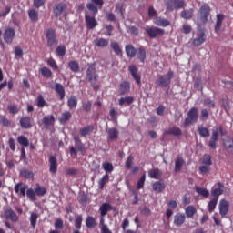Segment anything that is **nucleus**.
I'll return each mask as SVG.
<instances>
[{"instance_id": "nucleus-39", "label": "nucleus", "mask_w": 233, "mask_h": 233, "mask_svg": "<svg viewBox=\"0 0 233 233\" xmlns=\"http://www.w3.org/2000/svg\"><path fill=\"white\" fill-rule=\"evenodd\" d=\"M28 16L33 23H37V21H39V13H37L35 9H30L28 11Z\"/></svg>"}, {"instance_id": "nucleus-42", "label": "nucleus", "mask_w": 233, "mask_h": 233, "mask_svg": "<svg viewBox=\"0 0 233 233\" xmlns=\"http://www.w3.org/2000/svg\"><path fill=\"white\" fill-rule=\"evenodd\" d=\"M37 219H39V214L33 212L30 215L29 221L32 228H35L37 225Z\"/></svg>"}, {"instance_id": "nucleus-35", "label": "nucleus", "mask_w": 233, "mask_h": 233, "mask_svg": "<svg viewBox=\"0 0 233 233\" xmlns=\"http://www.w3.org/2000/svg\"><path fill=\"white\" fill-rule=\"evenodd\" d=\"M110 46L112 50H114L115 54H116V56H118L119 57H123V50L121 49L117 42H111Z\"/></svg>"}, {"instance_id": "nucleus-26", "label": "nucleus", "mask_w": 233, "mask_h": 233, "mask_svg": "<svg viewBox=\"0 0 233 233\" xmlns=\"http://www.w3.org/2000/svg\"><path fill=\"white\" fill-rule=\"evenodd\" d=\"M107 136L110 141H116V139L119 137V131L117 130V127L109 128L107 130Z\"/></svg>"}, {"instance_id": "nucleus-32", "label": "nucleus", "mask_w": 233, "mask_h": 233, "mask_svg": "<svg viewBox=\"0 0 233 233\" xmlns=\"http://www.w3.org/2000/svg\"><path fill=\"white\" fill-rule=\"evenodd\" d=\"M100 214L102 217H105L106 214H108V212H110V210H112V205H110V203H103L100 206Z\"/></svg>"}, {"instance_id": "nucleus-52", "label": "nucleus", "mask_w": 233, "mask_h": 233, "mask_svg": "<svg viewBox=\"0 0 233 233\" xmlns=\"http://www.w3.org/2000/svg\"><path fill=\"white\" fill-rule=\"evenodd\" d=\"M81 225H83V216L77 215L75 218V228L78 231L81 230Z\"/></svg>"}, {"instance_id": "nucleus-45", "label": "nucleus", "mask_w": 233, "mask_h": 233, "mask_svg": "<svg viewBox=\"0 0 233 233\" xmlns=\"http://www.w3.org/2000/svg\"><path fill=\"white\" fill-rule=\"evenodd\" d=\"M187 218H194V215L198 212L196 207L194 206H187L185 209Z\"/></svg>"}, {"instance_id": "nucleus-48", "label": "nucleus", "mask_w": 233, "mask_h": 233, "mask_svg": "<svg viewBox=\"0 0 233 233\" xmlns=\"http://www.w3.org/2000/svg\"><path fill=\"white\" fill-rule=\"evenodd\" d=\"M20 176H22L25 179H33L34 172H32V171L28 170V169H22L20 171Z\"/></svg>"}, {"instance_id": "nucleus-18", "label": "nucleus", "mask_w": 233, "mask_h": 233, "mask_svg": "<svg viewBox=\"0 0 233 233\" xmlns=\"http://www.w3.org/2000/svg\"><path fill=\"white\" fill-rule=\"evenodd\" d=\"M4 217L5 219H10V221H13V223H15L19 220V217H17V214L15 213V211L12 209H6L4 212Z\"/></svg>"}, {"instance_id": "nucleus-38", "label": "nucleus", "mask_w": 233, "mask_h": 233, "mask_svg": "<svg viewBox=\"0 0 233 233\" xmlns=\"http://www.w3.org/2000/svg\"><path fill=\"white\" fill-rule=\"evenodd\" d=\"M182 19H191L194 16V9H186L180 13Z\"/></svg>"}, {"instance_id": "nucleus-3", "label": "nucleus", "mask_w": 233, "mask_h": 233, "mask_svg": "<svg viewBox=\"0 0 233 233\" xmlns=\"http://www.w3.org/2000/svg\"><path fill=\"white\" fill-rule=\"evenodd\" d=\"M199 111L198 107H191L187 112V116L184 120L183 127H190V125H194V123H198Z\"/></svg>"}, {"instance_id": "nucleus-36", "label": "nucleus", "mask_w": 233, "mask_h": 233, "mask_svg": "<svg viewBox=\"0 0 233 233\" xmlns=\"http://www.w3.org/2000/svg\"><path fill=\"white\" fill-rule=\"evenodd\" d=\"M166 187L167 186H165V183L161 181H157L153 183V190L155 192L161 193L163 190H165Z\"/></svg>"}, {"instance_id": "nucleus-59", "label": "nucleus", "mask_w": 233, "mask_h": 233, "mask_svg": "<svg viewBox=\"0 0 233 233\" xmlns=\"http://www.w3.org/2000/svg\"><path fill=\"white\" fill-rule=\"evenodd\" d=\"M56 54L59 57H63L66 54V47L65 46H58L56 47Z\"/></svg>"}, {"instance_id": "nucleus-60", "label": "nucleus", "mask_w": 233, "mask_h": 233, "mask_svg": "<svg viewBox=\"0 0 233 233\" xmlns=\"http://www.w3.org/2000/svg\"><path fill=\"white\" fill-rule=\"evenodd\" d=\"M132 165H134V157H132V155H129L126 160L125 167L126 168L130 170V168H132Z\"/></svg>"}, {"instance_id": "nucleus-2", "label": "nucleus", "mask_w": 233, "mask_h": 233, "mask_svg": "<svg viewBox=\"0 0 233 233\" xmlns=\"http://www.w3.org/2000/svg\"><path fill=\"white\" fill-rule=\"evenodd\" d=\"M210 15V6L208 4H204L198 10V25H207L208 23V17Z\"/></svg>"}, {"instance_id": "nucleus-16", "label": "nucleus", "mask_w": 233, "mask_h": 233, "mask_svg": "<svg viewBox=\"0 0 233 233\" xmlns=\"http://www.w3.org/2000/svg\"><path fill=\"white\" fill-rule=\"evenodd\" d=\"M164 136H176L177 137H179V136H183V131L177 126H173L164 131Z\"/></svg>"}, {"instance_id": "nucleus-53", "label": "nucleus", "mask_w": 233, "mask_h": 233, "mask_svg": "<svg viewBox=\"0 0 233 233\" xmlns=\"http://www.w3.org/2000/svg\"><path fill=\"white\" fill-rule=\"evenodd\" d=\"M147 179V175H142L139 180L137 183V190H141V188L145 187V181Z\"/></svg>"}, {"instance_id": "nucleus-20", "label": "nucleus", "mask_w": 233, "mask_h": 233, "mask_svg": "<svg viewBox=\"0 0 233 233\" xmlns=\"http://www.w3.org/2000/svg\"><path fill=\"white\" fill-rule=\"evenodd\" d=\"M20 127L22 128L29 129L32 128V118L30 116H23L20 118Z\"/></svg>"}, {"instance_id": "nucleus-56", "label": "nucleus", "mask_w": 233, "mask_h": 233, "mask_svg": "<svg viewBox=\"0 0 233 233\" xmlns=\"http://www.w3.org/2000/svg\"><path fill=\"white\" fill-rule=\"evenodd\" d=\"M218 205V198H213L208 203V212H214Z\"/></svg>"}, {"instance_id": "nucleus-25", "label": "nucleus", "mask_w": 233, "mask_h": 233, "mask_svg": "<svg viewBox=\"0 0 233 233\" xmlns=\"http://www.w3.org/2000/svg\"><path fill=\"white\" fill-rule=\"evenodd\" d=\"M130 92V83L127 81H124L119 86V95L125 96Z\"/></svg>"}, {"instance_id": "nucleus-7", "label": "nucleus", "mask_w": 233, "mask_h": 233, "mask_svg": "<svg viewBox=\"0 0 233 233\" xmlns=\"http://www.w3.org/2000/svg\"><path fill=\"white\" fill-rule=\"evenodd\" d=\"M105 1L103 0H91V3L86 4V8L93 12V15H97V13L103 8Z\"/></svg>"}, {"instance_id": "nucleus-12", "label": "nucleus", "mask_w": 233, "mask_h": 233, "mask_svg": "<svg viewBox=\"0 0 233 233\" xmlns=\"http://www.w3.org/2000/svg\"><path fill=\"white\" fill-rule=\"evenodd\" d=\"M14 190L18 196L26 198V190H28V185H23V182H19L15 185Z\"/></svg>"}, {"instance_id": "nucleus-46", "label": "nucleus", "mask_w": 233, "mask_h": 233, "mask_svg": "<svg viewBox=\"0 0 233 233\" xmlns=\"http://www.w3.org/2000/svg\"><path fill=\"white\" fill-rule=\"evenodd\" d=\"M17 141L19 145H22V147L26 148L30 145V141H28V138L25 136H19L17 137Z\"/></svg>"}, {"instance_id": "nucleus-23", "label": "nucleus", "mask_w": 233, "mask_h": 233, "mask_svg": "<svg viewBox=\"0 0 233 233\" xmlns=\"http://www.w3.org/2000/svg\"><path fill=\"white\" fill-rule=\"evenodd\" d=\"M187 219V217H185V214L183 213H177L174 216V225L176 227H181L183 223H185V220Z\"/></svg>"}, {"instance_id": "nucleus-43", "label": "nucleus", "mask_w": 233, "mask_h": 233, "mask_svg": "<svg viewBox=\"0 0 233 233\" xmlns=\"http://www.w3.org/2000/svg\"><path fill=\"white\" fill-rule=\"evenodd\" d=\"M68 67L70 68L71 72L77 74L79 72V63L76 60H71L68 62Z\"/></svg>"}, {"instance_id": "nucleus-29", "label": "nucleus", "mask_w": 233, "mask_h": 233, "mask_svg": "<svg viewBox=\"0 0 233 233\" xmlns=\"http://www.w3.org/2000/svg\"><path fill=\"white\" fill-rule=\"evenodd\" d=\"M71 118L72 113H70V111H66L61 115L58 120L61 125H66Z\"/></svg>"}, {"instance_id": "nucleus-63", "label": "nucleus", "mask_w": 233, "mask_h": 233, "mask_svg": "<svg viewBox=\"0 0 233 233\" xmlns=\"http://www.w3.org/2000/svg\"><path fill=\"white\" fill-rule=\"evenodd\" d=\"M202 163L203 165L210 167L212 165V157H210V155H204Z\"/></svg>"}, {"instance_id": "nucleus-51", "label": "nucleus", "mask_w": 233, "mask_h": 233, "mask_svg": "<svg viewBox=\"0 0 233 233\" xmlns=\"http://www.w3.org/2000/svg\"><path fill=\"white\" fill-rule=\"evenodd\" d=\"M132 105L134 103V97L127 96V97H122L119 99V105L120 106H123V105Z\"/></svg>"}, {"instance_id": "nucleus-19", "label": "nucleus", "mask_w": 233, "mask_h": 233, "mask_svg": "<svg viewBox=\"0 0 233 233\" xmlns=\"http://www.w3.org/2000/svg\"><path fill=\"white\" fill-rule=\"evenodd\" d=\"M54 90L56 94H57V96H59L60 101H63L66 96L65 87L61 84L56 83L54 86Z\"/></svg>"}, {"instance_id": "nucleus-27", "label": "nucleus", "mask_w": 233, "mask_h": 233, "mask_svg": "<svg viewBox=\"0 0 233 233\" xmlns=\"http://www.w3.org/2000/svg\"><path fill=\"white\" fill-rule=\"evenodd\" d=\"M125 50L127 57H130L131 59L136 57V54H137V49L132 45H127Z\"/></svg>"}, {"instance_id": "nucleus-58", "label": "nucleus", "mask_w": 233, "mask_h": 233, "mask_svg": "<svg viewBox=\"0 0 233 233\" xmlns=\"http://www.w3.org/2000/svg\"><path fill=\"white\" fill-rule=\"evenodd\" d=\"M102 168H104L105 172H113L114 171V166L110 162L103 163Z\"/></svg>"}, {"instance_id": "nucleus-28", "label": "nucleus", "mask_w": 233, "mask_h": 233, "mask_svg": "<svg viewBox=\"0 0 233 233\" xmlns=\"http://www.w3.org/2000/svg\"><path fill=\"white\" fill-rule=\"evenodd\" d=\"M183 165H185V159H183V157L177 156L175 159V172H181Z\"/></svg>"}, {"instance_id": "nucleus-21", "label": "nucleus", "mask_w": 233, "mask_h": 233, "mask_svg": "<svg viewBox=\"0 0 233 233\" xmlns=\"http://www.w3.org/2000/svg\"><path fill=\"white\" fill-rule=\"evenodd\" d=\"M49 172H51V174L57 173V158L54 156L49 157Z\"/></svg>"}, {"instance_id": "nucleus-13", "label": "nucleus", "mask_w": 233, "mask_h": 233, "mask_svg": "<svg viewBox=\"0 0 233 233\" xmlns=\"http://www.w3.org/2000/svg\"><path fill=\"white\" fill-rule=\"evenodd\" d=\"M42 124L46 129L50 128V127H54V125H56V116H54V115L45 116L42 118Z\"/></svg>"}, {"instance_id": "nucleus-31", "label": "nucleus", "mask_w": 233, "mask_h": 233, "mask_svg": "<svg viewBox=\"0 0 233 233\" xmlns=\"http://www.w3.org/2000/svg\"><path fill=\"white\" fill-rule=\"evenodd\" d=\"M205 41H207V36L205 35V32H201L199 36L193 40V45L195 46H201Z\"/></svg>"}, {"instance_id": "nucleus-64", "label": "nucleus", "mask_w": 233, "mask_h": 233, "mask_svg": "<svg viewBox=\"0 0 233 233\" xmlns=\"http://www.w3.org/2000/svg\"><path fill=\"white\" fill-rule=\"evenodd\" d=\"M35 194L36 196H45V194H46V187H43L37 185V187L35 188Z\"/></svg>"}, {"instance_id": "nucleus-24", "label": "nucleus", "mask_w": 233, "mask_h": 233, "mask_svg": "<svg viewBox=\"0 0 233 233\" xmlns=\"http://www.w3.org/2000/svg\"><path fill=\"white\" fill-rule=\"evenodd\" d=\"M218 187H219L211 190V196H213L214 199H218L219 197L223 194V189L221 188H224L225 185H223L221 182H218Z\"/></svg>"}, {"instance_id": "nucleus-57", "label": "nucleus", "mask_w": 233, "mask_h": 233, "mask_svg": "<svg viewBox=\"0 0 233 233\" xmlns=\"http://www.w3.org/2000/svg\"><path fill=\"white\" fill-rule=\"evenodd\" d=\"M159 175V168H154L148 172V177H151V179H157Z\"/></svg>"}, {"instance_id": "nucleus-61", "label": "nucleus", "mask_w": 233, "mask_h": 233, "mask_svg": "<svg viewBox=\"0 0 233 233\" xmlns=\"http://www.w3.org/2000/svg\"><path fill=\"white\" fill-rule=\"evenodd\" d=\"M35 191H34V189L32 188H28L26 190L25 196H27V198H29V199L31 201H35Z\"/></svg>"}, {"instance_id": "nucleus-62", "label": "nucleus", "mask_w": 233, "mask_h": 233, "mask_svg": "<svg viewBox=\"0 0 233 233\" xmlns=\"http://www.w3.org/2000/svg\"><path fill=\"white\" fill-rule=\"evenodd\" d=\"M204 106H207L208 108H215L216 103L214 102V100H211L210 98H206L204 100Z\"/></svg>"}, {"instance_id": "nucleus-22", "label": "nucleus", "mask_w": 233, "mask_h": 233, "mask_svg": "<svg viewBox=\"0 0 233 233\" xmlns=\"http://www.w3.org/2000/svg\"><path fill=\"white\" fill-rule=\"evenodd\" d=\"M137 58L141 62L145 63V60L147 59V49L143 46H139L137 49Z\"/></svg>"}, {"instance_id": "nucleus-17", "label": "nucleus", "mask_w": 233, "mask_h": 233, "mask_svg": "<svg viewBox=\"0 0 233 233\" xmlns=\"http://www.w3.org/2000/svg\"><path fill=\"white\" fill-rule=\"evenodd\" d=\"M86 25L88 30H94L96 26H97V20H96V16H90L88 15H85Z\"/></svg>"}, {"instance_id": "nucleus-47", "label": "nucleus", "mask_w": 233, "mask_h": 233, "mask_svg": "<svg viewBox=\"0 0 233 233\" xmlns=\"http://www.w3.org/2000/svg\"><path fill=\"white\" fill-rule=\"evenodd\" d=\"M39 72L41 73L43 77H46V79H50V77H52V70H50L46 66L40 68Z\"/></svg>"}, {"instance_id": "nucleus-15", "label": "nucleus", "mask_w": 233, "mask_h": 233, "mask_svg": "<svg viewBox=\"0 0 233 233\" xmlns=\"http://www.w3.org/2000/svg\"><path fill=\"white\" fill-rule=\"evenodd\" d=\"M14 37H15V31L12 28H7L4 33L5 43H7V45H12Z\"/></svg>"}, {"instance_id": "nucleus-50", "label": "nucleus", "mask_w": 233, "mask_h": 233, "mask_svg": "<svg viewBox=\"0 0 233 233\" xmlns=\"http://www.w3.org/2000/svg\"><path fill=\"white\" fill-rule=\"evenodd\" d=\"M109 176L108 174H106L102 177V178L99 180L98 185H99V189L103 190L105 188V185H106V183H108V179H109Z\"/></svg>"}, {"instance_id": "nucleus-9", "label": "nucleus", "mask_w": 233, "mask_h": 233, "mask_svg": "<svg viewBox=\"0 0 233 233\" xmlns=\"http://www.w3.org/2000/svg\"><path fill=\"white\" fill-rule=\"evenodd\" d=\"M146 34H147L150 39H156V37L165 35V29L150 26L146 29Z\"/></svg>"}, {"instance_id": "nucleus-54", "label": "nucleus", "mask_w": 233, "mask_h": 233, "mask_svg": "<svg viewBox=\"0 0 233 233\" xmlns=\"http://www.w3.org/2000/svg\"><path fill=\"white\" fill-rule=\"evenodd\" d=\"M67 106L69 108H76L77 106V96H71L67 100Z\"/></svg>"}, {"instance_id": "nucleus-41", "label": "nucleus", "mask_w": 233, "mask_h": 233, "mask_svg": "<svg viewBox=\"0 0 233 233\" xmlns=\"http://www.w3.org/2000/svg\"><path fill=\"white\" fill-rule=\"evenodd\" d=\"M154 23L157 25V26H170V21L161 17L157 18Z\"/></svg>"}, {"instance_id": "nucleus-5", "label": "nucleus", "mask_w": 233, "mask_h": 233, "mask_svg": "<svg viewBox=\"0 0 233 233\" xmlns=\"http://www.w3.org/2000/svg\"><path fill=\"white\" fill-rule=\"evenodd\" d=\"M46 39L47 41L48 48H52V46H57V45H59V40H57V35L56 34V30L54 28H49L46 30Z\"/></svg>"}, {"instance_id": "nucleus-6", "label": "nucleus", "mask_w": 233, "mask_h": 233, "mask_svg": "<svg viewBox=\"0 0 233 233\" xmlns=\"http://www.w3.org/2000/svg\"><path fill=\"white\" fill-rule=\"evenodd\" d=\"M172 77H174V71L168 70L167 75L160 76L156 81L158 86L167 88L172 83Z\"/></svg>"}, {"instance_id": "nucleus-55", "label": "nucleus", "mask_w": 233, "mask_h": 233, "mask_svg": "<svg viewBox=\"0 0 233 233\" xmlns=\"http://www.w3.org/2000/svg\"><path fill=\"white\" fill-rule=\"evenodd\" d=\"M196 192L200 196H203V198H208V196H210V192L207 188L196 187Z\"/></svg>"}, {"instance_id": "nucleus-34", "label": "nucleus", "mask_w": 233, "mask_h": 233, "mask_svg": "<svg viewBox=\"0 0 233 233\" xmlns=\"http://www.w3.org/2000/svg\"><path fill=\"white\" fill-rule=\"evenodd\" d=\"M73 139L75 141V145L79 152L85 151V144L81 141V138L78 137V135H76L73 137Z\"/></svg>"}, {"instance_id": "nucleus-1", "label": "nucleus", "mask_w": 233, "mask_h": 233, "mask_svg": "<svg viewBox=\"0 0 233 233\" xmlns=\"http://www.w3.org/2000/svg\"><path fill=\"white\" fill-rule=\"evenodd\" d=\"M96 66H97L96 62L88 63L86 76L88 83L91 84L92 88L97 91L99 89V86L96 83H97V79H99V75H97V69H96Z\"/></svg>"}, {"instance_id": "nucleus-37", "label": "nucleus", "mask_w": 233, "mask_h": 233, "mask_svg": "<svg viewBox=\"0 0 233 233\" xmlns=\"http://www.w3.org/2000/svg\"><path fill=\"white\" fill-rule=\"evenodd\" d=\"M198 132L200 137H209L210 130L203 126H198Z\"/></svg>"}, {"instance_id": "nucleus-49", "label": "nucleus", "mask_w": 233, "mask_h": 233, "mask_svg": "<svg viewBox=\"0 0 233 233\" xmlns=\"http://www.w3.org/2000/svg\"><path fill=\"white\" fill-rule=\"evenodd\" d=\"M7 110L9 114H12V116H15L16 114H19V107L15 104H11L7 106Z\"/></svg>"}, {"instance_id": "nucleus-33", "label": "nucleus", "mask_w": 233, "mask_h": 233, "mask_svg": "<svg viewBox=\"0 0 233 233\" xmlns=\"http://www.w3.org/2000/svg\"><path fill=\"white\" fill-rule=\"evenodd\" d=\"M225 20V15L218 14L217 15V23L215 25V32L218 33L221 30V25H223V21Z\"/></svg>"}, {"instance_id": "nucleus-44", "label": "nucleus", "mask_w": 233, "mask_h": 233, "mask_svg": "<svg viewBox=\"0 0 233 233\" xmlns=\"http://www.w3.org/2000/svg\"><path fill=\"white\" fill-rule=\"evenodd\" d=\"M96 218H94L93 216H88L86 219V226L88 228H96Z\"/></svg>"}, {"instance_id": "nucleus-14", "label": "nucleus", "mask_w": 233, "mask_h": 233, "mask_svg": "<svg viewBox=\"0 0 233 233\" xmlns=\"http://www.w3.org/2000/svg\"><path fill=\"white\" fill-rule=\"evenodd\" d=\"M128 70L133 77L135 79L136 83L137 85H141V75H139V69L136 65L129 66Z\"/></svg>"}, {"instance_id": "nucleus-11", "label": "nucleus", "mask_w": 233, "mask_h": 233, "mask_svg": "<svg viewBox=\"0 0 233 233\" xmlns=\"http://www.w3.org/2000/svg\"><path fill=\"white\" fill-rule=\"evenodd\" d=\"M66 11V4L64 2L57 3L53 7V14L56 17H61L63 12Z\"/></svg>"}, {"instance_id": "nucleus-4", "label": "nucleus", "mask_w": 233, "mask_h": 233, "mask_svg": "<svg viewBox=\"0 0 233 233\" xmlns=\"http://www.w3.org/2000/svg\"><path fill=\"white\" fill-rule=\"evenodd\" d=\"M219 134L224 136L223 126L221 125L218 127V128L216 127L212 130L210 140L208 143V147H210L213 150H216V143L219 141Z\"/></svg>"}, {"instance_id": "nucleus-8", "label": "nucleus", "mask_w": 233, "mask_h": 233, "mask_svg": "<svg viewBox=\"0 0 233 233\" xmlns=\"http://www.w3.org/2000/svg\"><path fill=\"white\" fill-rule=\"evenodd\" d=\"M185 1L183 0H167L166 3L167 10H179L181 8H185Z\"/></svg>"}, {"instance_id": "nucleus-30", "label": "nucleus", "mask_w": 233, "mask_h": 233, "mask_svg": "<svg viewBox=\"0 0 233 233\" xmlns=\"http://www.w3.org/2000/svg\"><path fill=\"white\" fill-rule=\"evenodd\" d=\"M92 132H94V126L91 125L80 128V136L82 137H86V136H90Z\"/></svg>"}, {"instance_id": "nucleus-40", "label": "nucleus", "mask_w": 233, "mask_h": 233, "mask_svg": "<svg viewBox=\"0 0 233 233\" xmlns=\"http://www.w3.org/2000/svg\"><path fill=\"white\" fill-rule=\"evenodd\" d=\"M95 46L98 48H105L108 45V40L106 38H96L95 41Z\"/></svg>"}, {"instance_id": "nucleus-10", "label": "nucleus", "mask_w": 233, "mask_h": 233, "mask_svg": "<svg viewBox=\"0 0 233 233\" xmlns=\"http://www.w3.org/2000/svg\"><path fill=\"white\" fill-rule=\"evenodd\" d=\"M230 208V202L226 199H221L218 204L219 214L221 218H225L228 214Z\"/></svg>"}]
</instances>
